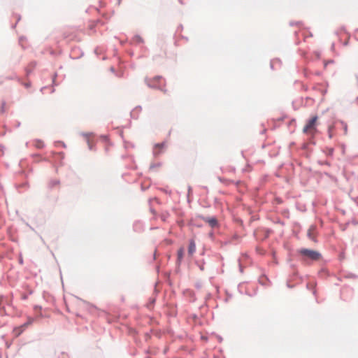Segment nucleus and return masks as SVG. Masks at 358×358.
Instances as JSON below:
<instances>
[{
    "label": "nucleus",
    "instance_id": "nucleus-7",
    "mask_svg": "<svg viewBox=\"0 0 358 358\" xmlns=\"http://www.w3.org/2000/svg\"><path fill=\"white\" fill-rule=\"evenodd\" d=\"M315 230V226H311L308 231V236L310 239H314L313 233Z\"/></svg>",
    "mask_w": 358,
    "mask_h": 358
},
{
    "label": "nucleus",
    "instance_id": "nucleus-4",
    "mask_svg": "<svg viewBox=\"0 0 358 358\" xmlns=\"http://www.w3.org/2000/svg\"><path fill=\"white\" fill-rule=\"evenodd\" d=\"M33 322V319L29 318L28 322L22 324V326L17 327L15 329L14 331L15 332L17 336H19L25 328H27L29 324Z\"/></svg>",
    "mask_w": 358,
    "mask_h": 358
},
{
    "label": "nucleus",
    "instance_id": "nucleus-1",
    "mask_svg": "<svg viewBox=\"0 0 358 358\" xmlns=\"http://www.w3.org/2000/svg\"><path fill=\"white\" fill-rule=\"evenodd\" d=\"M318 117L315 115L312 117L306 123L303 129V132L305 134L314 135L317 131Z\"/></svg>",
    "mask_w": 358,
    "mask_h": 358
},
{
    "label": "nucleus",
    "instance_id": "nucleus-2",
    "mask_svg": "<svg viewBox=\"0 0 358 358\" xmlns=\"http://www.w3.org/2000/svg\"><path fill=\"white\" fill-rule=\"evenodd\" d=\"M145 82L148 85V87H152V88H159L162 91H163L164 93L166 92L165 90L162 89L161 87V83L162 82H164V79L162 76H155L152 78H145Z\"/></svg>",
    "mask_w": 358,
    "mask_h": 358
},
{
    "label": "nucleus",
    "instance_id": "nucleus-10",
    "mask_svg": "<svg viewBox=\"0 0 358 358\" xmlns=\"http://www.w3.org/2000/svg\"><path fill=\"white\" fill-rule=\"evenodd\" d=\"M156 146H157V147H159V148H163L164 144H163V143L157 144Z\"/></svg>",
    "mask_w": 358,
    "mask_h": 358
},
{
    "label": "nucleus",
    "instance_id": "nucleus-3",
    "mask_svg": "<svg viewBox=\"0 0 358 358\" xmlns=\"http://www.w3.org/2000/svg\"><path fill=\"white\" fill-rule=\"evenodd\" d=\"M299 253L303 257L313 261H317L320 259L321 257V255L318 252L308 249H301L299 250Z\"/></svg>",
    "mask_w": 358,
    "mask_h": 358
},
{
    "label": "nucleus",
    "instance_id": "nucleus-11",
    "mask_svg": "<svg viewBox=\"0 0 358 358\" xmlns=\"http://www.w3.org/2000/svg\"><path fill=\"white\" fill-rule=\"evenodd\" d=\"M3 106H4V104H3ZM3 110H4V108H3V106H2V110H1V111H2V112H3Z\"/></svg>",
    "mask_w": 358,
    "mask_h": 358
},
{
    "label": "nucleus",
    "instance_id": "nucleus-5",
    "mask_svg": "<svg viewBox=\"0 0 358 358\" xmlns=\"http://www.w3.org/2000/svg\"><path fill=\"white\" fill-rule=\"evenodd\" d=\"M203 220L208 223L211 227H215L217 225V220L215 217H204Z\"/></svg>",
    "mask_w": 358,
    "mask_h": 358
},
{
    "label": "nucleus",
    "instance_id": "nucleus-6",
    "mask_svg": "<svg viewBox=\"0 0 358 358\" xmlns=\"http://www.w3.org/2000/svg\"><path fill=\"white\" fill-rule=\"evenodd\" d=\"M196 250V245L193 241H191L189 243V248H188V252L190 255H193V253Z\"/></svg>",
    "mask_w": 358,
    "mask_h": 358
},
{
    "label": "nucleus",
    "instance_id": "nucleus-9",
    "mask_svg": "<svg viewBox=\"0 0 358 358\" xmlns=\"http://www.w3.org/2000/svg\"><path fill=\"white\" fill-rule=\"evenodd\" d=\"M178 259H181L183 255V249H180L178 252Z\"/></svg>",
    "mask_w": 358,
    "mask_h": 358
},
{
    "label": "nucleus",
    "instance_id": "nucleus-8",
    "mask_svg": "<svg viewBox=\"0 0 358 358\" xmlns=\"http://www.w3.org/2000/svg\"><path fill=\"white\" fill-rule=\"evenodd\" d=\"M44 145V143L43 141H38L36 144V146L38 148H42Z\"/></svg>",
    "mask_w": 358,
    "mask_h": 358
}]
</instances>
